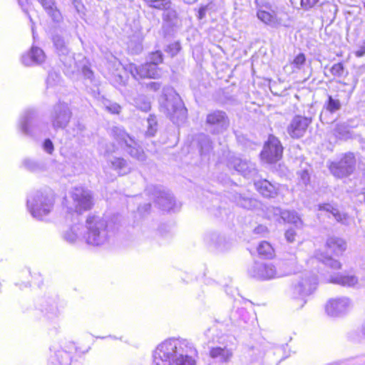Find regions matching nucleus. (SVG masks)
Here are the masks:
<instances>
[{
	"mask_svg": "<svg viewBox=\"0 0 365 365\" xmlns=\"http://www.w3.org/2000/svg\"><path fill=\"white\" fill-rule=\"evenodd\" d=\"M207 240L213 244L217 248H221V245L224 242V238L216 233L211 234L207 237Z\"/></svg>",
	"mask_w": 365,
	"mask_h": 365,
	"instance_id": "obj_49",
	"label": "nucleus"
},
{
	"mask_svg": "<svg viewBox=\"0 0 365 365\" xmlns=\"http://www.w3.org/2000/svg\"><path fill=\"white\" fill-rule=\"evenodd\" d=\"M72 117L70 107L66 103L59 102L53 106L50 113V121L55 130L67 127Z\"/></svg>",
	"mask_w": 365,
	"mask_h": 365,
	"instance_id": "obj_9",
	"label": "nucleus"
},
{
	"mask_svg": "<svg viewBox=\"0 0 365 365\" xmlns=\"http://www.w3.org/2000/svg\"><path fill=\"white\" fill-rule=\"evenodd\" d=\"M133 104L137 108L144 112H148L151 107L149 98L142 94H138L133 98Z\"/></svg>",
	"mask_w": 365,
	"mask_h": 365,
	"instance_id": "obj_33",
	"label": "nucleus"
},
{
	"mask_svg": "<svg viewBox=\"0 0 365 365\" xmlns=\"http://www.w3.org/2000/svg\"><path fill=\"white\" fill-rule=\"evenodd\" d=\"M305 62V56L303 53L298 54L293 61L296 68H299Z\"/></svg>",
	"mask_w": 365,
	"mask_h": 365,
	"instance_id": "obj_54",
	"label": "nucleus"
},
{
	"mask_svg": "<svg viewBox=\"0 0 365 365\" xmlns=\"http://www.w3.org/2000/svg\"><path fill=\"white\" fill-rule=\"evenodd\" d=\"M317 259L319 261L322 262L325 265L332 269H338L341 268V263L339 261L334 259L330 257L324 256L321 255L320 256L317 257Z\"/></svg>",
	"mask_w": 365,
	"mask_h": 365,
	"instance_id": "obj_45",
	"label": "nucleus"
},
{
	"mask_svg": "<svg viewBox=\"0 0 365 365\" xmlns=\"http://www.w3.org/2000/svg\"><path fill=\"white\" fill-rule=\"evenodd\" d=\"M160 109L174 123L183 122L186 118L187 109L178 95L165 98L160 103Z\"/></svg>",
	"mask_w": 365,
	"mask_h": 365,
	"instance_id": "obj_7",
	"label": "nucleus"
},
{
	"mask_svg": "<svg viewBox=\"0 0 365 365\" xmlns=\"http://www.w3.org/2000/svg\"><path fill=\"white\" fill-rule=\"evenodd\" d=\"M110 136L133 158L140 162L146 160V155L134 138L121 126H113L109 130Z\"/></svg>",
	"mask_w": 365,
	"mask_h": 365,
	"instance_id": "obj_3",
	"label": "nucleus"
},
{
	"mask_svg": "<svg viewBox=\"0 0 365 365\" xmlns=\"http://www.w3.org/2000/svg\"><path fill=\"white\" fill-rule=\"evenodd\" d=\"M311 122L309 118L296 115L288 125L287 133L292 138H299L304 135Z\"/></svg>",
	"mask_w": 365,
	"mask_h": 365,
	"instance_id": "obj_18",
	"label": "nucleus"
},
{
	"mask_svg": "<svg viewBox=\"0 0 365 365\" xmlns=\"http://www.w3.org/2000/svg\"><path fill=\"white\" fill-rule=\"evenodd\" d=\"M46 55L43 51L36 46L31 47L30 51L21 56V62L26 66L39 65L44 62Z\"/></svg>",
	"mask_w": 365,
	"mask_h": 365,
	"instance_id": "obj_22",
	"label": "nucleus"
},
{
	"mask_svg": "<svg viewBox=\"0 0 365 365\" xmlns=\"http://www.w3.org/2000/svg\"><path fill=\"white\" fill-rule=\"evenodd\" d=\"M319 0H301L300 4L302 9L308 11L317 4Z\"/></svg>",
	"mask_w": 365,
	"mask_h": 365,
	"instance_id": "obj_52",
	"label": "nucleus"
},
{
	"mask_svg": "<svg viewBox=\"0 0 365 365\" xmlns=\"http://www.w3.org/2000/svg\"><path fill=\"white\" fill-rule=\"evenodd\" d=\"M352 307L351 301L346 297H340L330 299L326 304L325 309L328 315L331 317H340L348 312Z\"/></svg>",
	"mask_w": 365,
	"mask_h": 365,
	"instance_id": "obj_15",
	"label": "nucleus"
},
{
	"mask_svg": "<svg viewBox=\"0 0 365 365\" xmlns=\"http://www.w3.org/2000/svg\"><path fill=\"white\" fill-rule=\"evenodd\" d=\"M128 48V50L133 54L139 53L143 49L142 44L139 41L135 42L133 40L129 41Z\"/></svg>",
	"mask_w": 365,
	"mask_h": 365,
	"instance_id": "obj_51",
	"label": "nucleus"
},
{
	"mask_svg": "<svg viewBox=\"0 0 365 365\" xmlns=\"http://www.w3.org/2000/svg\"><path fill=\"white\" fill-rule=\"evenodd\" d=\"M93 205V195L90 190L83 187H76L71 190L70 200L67 205L69 212H73L78 216L83 212L91 209Z\"/></svg>",
	"mask_w": 365,
	"mask_h": 365,
	"instance_id": "obj_5",
	"label": "nucleus"
},
{
	"mask_svg": "<svg viewBox=\"0 0 365 365\" xmlns=\"http://www.w3.org/2000/svg\"><path fill=\"white\" fill-rule=\"evenodd\" d=\"M163 62V53L157 51L155 52H153L150 54L149 56V63H152L158 67V65Z\"/></svg>",
	"mask_w": 365,
	"mask_h": 365,
	"instance_id": "obj_48",
	"label": "nucleus"
},
{
	"mask_svg": "<svg viewBox=\"0 0 365 365\" xmlns=\"http://www.w3.org/2000/svg\"><path fill=\"white\" fill-rule=\"evenodd\" d=\"M192 143L197 147L202 160H208L212 151V142L210 138L204 133H200L195 136Z\"/></svg>",
	"mask_w": 365,
	"mask_h": 365,
	"instance_id": "obj_20",
	"label": "nucleus"
},
{
	"mask_svg": "<svg viewBox=\"0 0 365 365\" xmlns=\"http://www.w3.org/2000/svg\"><path fill=\"white\" fill-rule=\"evenodd\" d=\"M205 125L210 133L220 134L227 130L230 120L225 112L216 110L207 115Z\"/></svg>",
	"mask_w": 365,
	"mask_h": 365,
	"instance_id": "obj_11",
	"label": "nucleus"
},
{
	"mask_svg": "<svg viewBox=\"0 0 365 365\" xmlns=\"http://www.w3.org/2000/svg\"><path fill=\"white\" fill-rule=\"evenodd\" d=\"M83 74L86 78L88 79H91L93 75V71L86 66L83 67Z\"/></svg>",
	"mask_w": 365,
	"mask_h": 365,
	"instance_id": "obj_60",
	"label": "nucleus"
},
{
	"mask_svg": "<svg viewBox=\"0 0 365 365\" xmlns=\"http://www.w3.org/2000/svg\"><path fill=\"white\" fill-rule=\"evenodd\" d=\"M211 358L218 360L220 362H227L232 356V352L230 349L224 347H212L210 350Z\"/></svg>",
	"mask_w": 365,
	"mask_h": 365,
	"instance_id": "obj_26",
	"label": "nucleus"
},
{
	"mask_svg": "<svg viewBox=\"0 0 365 365\" xmlns=\"http://www.w3.org/2000/svg\"><path fill=\"white\" fill-rule=\"evenodd\" d=\"M282 222L292 223L295 225L296 226H299L302 225V220L297 213L294 211H290L284 210L283 211V216Z\"/></svg>",
	"mask_w": 365,
	"mask_h": 365,
	"instance_id": "obj_36",
	"label": "nucleus"
},
{
	"mask_svg": "<svg viewBox=\"0 0 365 365\" xmlns=\"http://www.w3.org/2000/svg\"><path fill=\"white\" fill-rule=\"evenodd\" d=\"M259 255L264 258H271L274 255V250L271 245L266 242H262L257 247Z\"/></svg>",
	"mask_w": 365,
	"mask_h": 365,
	"instance_id": "obj_39",
	"label": "nucleus"
},
{
	"mask_svg": "<svg viewBox=\"0 0 365 365\" xmlns=\"http://www.w3.org/2000/svg\"><path fill=\"white\" fill-rule=\"evenodd\" d=\"M294 265L295 259L294 257L292 261V267L287 270H282L281 268L277 269V267L270 262H255L248 272L249 274L254 278L269 280L289 275L294 270Z\"/></svg>",
	"mask_w": 365,
	"mask_h": 365,
	"instance_id": "obj_4",
	"label": "nucleus"
},
{
	"mask_svg": "<svg viewBox=\"0 0 365 365\" xmlns=\"http://www.w3.org/2000/svg\"><path fill=\"white\" fill-rule=\"evenodd\" d=\"M102 105L107 111L113 114H118L121 110V107L119 104L111 102L108 99H103Z\"/></svg>",
	"mask_w": 365,
	"mask_h": 365,
	"instance_id": "obj_43",
	"label": "nucleus"
},
{
	"mask_svg": "<svg viewBox=\"0 0 365 365\" xmlns=\"http://www.w3.org/2000/svg\"><path fill=\"white\" fill-rule=\"evenodd\" d=\"M24 166L30 171H38L44 169V165L31 159H25L23 161Z\"/></svg>",
	"mask_w": 365,
	"mask_h": 365,
	"instance_id": "obj_41",
	"label": "nucleus"
},
{
	"mask_svg": "<svg viewBox=\"0 0 365 365\" xmlns=\"http://www.w3.org/2000/svg\"><path fill=\"white\" fill-rule=\"evenodd\" d=\"M322 6L324 12H327L326 15L327 18H332V19H335L338 11L336 5L327 1L323 3Z\"/></svg>",
	"mask_w": 365,
	"mask_h": 365,
	"instance_id": "obj_44",
	"label": "nucleus"
},
{
	"mask_svg": "<svg viewBox=\"0 0 365 365\" xmlns=\"http://www.w3.org/2000/svg\"><path fill=\"white\" fill-rule=\"evenodd\" d=\"M147 88L150 90H152L153 91H158L160 87L161 84L159 82H150L146 85Z\"/></svg>",
	"mask_w": 365,
	"mask_h": 365,
	"instance_id": "obj_58",
	"label": "nucleus"
},
{
	"mask_svg": "<svg viewBox=\"0 0 365 365\" xmlns=\"http://www.w3.org/2000/svg\"><path fill=\"white\" fill-rule=\"evenodd\" d=\"M47 14L52 18L53 21L58 22L61 19L60 11L56 9L53 0H38Z\"/></svg>",
	"mask_w": 365,
	"mask_h": 365,
	"instance_id": "obj_30",
	"label": "nucleus"
},
{
	"mask_svg": "<svg viewBox=\"0 0 365 365\" xmlns=\"http://www.w3.org/2000/svg\"><path fill=\"white\" fill-rule=\"evenodd\" d=\"M324 108L329 112L334 113L339 110L341 108V103L338 98H334L331 96H328V99L324 105Z\"/></svg>",
	"mask_w": 365,
	"mask_h": 365,
	"instance_id": "obj_38",
	"label": "nucleus"
},
{
	"mask_svg": "<svg viewBox=\"0 0 365 365\" xmlns=\"http://www.w3.org/2000/svg\"><path fill=\"white\" fill-rule=\"evenodd\" d=\"M296 236V232L293 229H289L285 232V238L289 242H293Z\"/></svg>",
	"mask_w": 365,
	"mask_h": 365,
	"instance_id": "obj_57",
	"label": "nucleus"
},
{
	"mask_svg": "<svg viewBox=\"0 0 365 365\" xmlns=\"http://www.w3.org/2000/svg\"><path fill=\"white\" fill-rule=\"evenodd\" d=\"M235 201L239 206L247 210L255 207L257 204L256 200L245 196L242 194H236L235 195Z\"/></svg>",
	"mask_w": 365,
	"mask_h": 365,
	"instance_id": "obj_32",
	"label": "nucleus"
},
{
	"mask_svg": "<svg viewBox=\"0 0 365 365\" xmlns=\"http://www.w3.org/2000/svg\"><path fill=\"white\" fill-rule=\"evenodd\" d=\"M194 351L187 340L170 339L157 346L152 365H195V361L190 356Z\"/></svg>",
	"mask_w": 365,
	"mask_h": 365,
	"instance_id": "obj_1",
	"label": "nucleus"
},
{
	"mask_svg": "<svg viewBox=\"0 0 365 365\" xmlns=\"http://www.w3.org/2000/svg\"><path fill=\"white\" fill-rule=\"evenodd\" d=\"M356 160L353 153L344 154L340 159L332 161L329 166L331 173L337 178L351 175L355 169Z\"/></svg>",
	"mask_w": 365,
	"mask_h": 365,
	"instance_id": "obj_8",
	"label": "nucleus"
},
{
	"mask_svg": "<svg viewBox=\"0 0 365 365\" xmlns=\"http://www.w3.org/2000/svg\"><path fill=\"white\" fill-rule=\"evenodd\" d=\"M332 133L336 138L339 140H346L350 138L348 127L344 124H336Z\"/></svg>",
	"mask_w": 365,
	"mask_h": 365,
	"instance_id": "obj_37",
	"label": "nucleus"
},
{
	"mask_svg": "<svg viewBox=\"0 0 365 365\" xmlns=\"http://www.w3.org/2000/svg\"><path fill=\"white\" fill-rule=\"evenodd\" d=\"M332 75L341 77L344 75V67L341 63H334L330 68Z\"/></svg>",
	"mask_w": 365,
	"mask_h": 365,
	"instance_id": "obj_50",
	"label": "nucleus"
},
{
	"mask_svg": "<svg viewBox=\"0 0 365 365\" xmlns=\"http://www.w3.org/2000/svg\"><path fill=\"white\" fill-rule=\"evenodd\" d=\"M257 16L262 22L272 27H277L280 25V22L276 15L267 11L260 10L257 12Z\"/></svg>",
	"mask_w": 365,
	"mask_h": 365,
	"instance_id": "obj_31",
	"label": "nucleus"
},
{
	"mask_svg": "<svg viewBox=\"0 0 365 365\" xmlns=\"http://www.w3.org/2000/svg\"><path fill=\"white\" fill-rule=\"evenodd\" d=\"M149 8L158 9L165 12L173 5L171 0H145Z\"/></svg>",
	"mask_w": 365,
	"mask_h": 365,
	"instance_id": "obj_34",
	"label": "nucleus"
},
{
	"mask_svg": "<svg viewBox=\"0 0 365 365\" xmlns=\"http://www.w3.org/2000/svg\"><path fill=\"white\" fill-rule=\"evenodd\" d=\"M293 257L295 259V265H294V270L289 274L294 272L296 270V268H297V257H295L294 255H291L290 257L287 260H283L281 262H279L278 267H277V269L281 268L282 270H287V269L291 268L292 267V261Z\"/></svg>",
	"mask_w": 365,
	"mask_h": 365,
	"instance_id": "obj_47",
	"label": "nucleus"
},
{
	"mask_svg": "<svg viewBox=\"0 0 365 365\" xmlns=\"http://www.w3.org/2000/svg\"><path fill=\"white\" fill-rule=\"evenodd\" d=\"M180 50V45L179 43H174L172 44H170L168 46V52L170 53L172 56H174L177 55V53Z\"/></svg>",
	"mask_w": 365,
	"mask_h": 365,
	"instance_id": "obj_53",
	"label": "nucleus"
},
{
	"mask_svg": "<svg viewBox=\"0 0 365 365\" xmlns=\"http://www.w3.org/2000/svg\"><path fill=\"white\" fill-rule=\"evenodd\" d=\"M355 55L357 57H361L365 55V41L359 46V49L355 51Z\"/></svg>",
	"mask_w": 365,
	"mask_h": 365,
	"instance_id": "obj_59",
	"label": "nucleus"
},
{
	"mask_svg": "<svg viewBox=\"0 0 365 365\" xmlns=\"http://www.w3.org/2000/svg\"><path fill=\"white\" fill-rule=\"evenodd\" d=\"M123 68L137 80L145 78H158L160 76L159 68L148 62L139 66L134 63H128L123 66Z\"/></svg>",
	"mask_w": 365,
	"mask_h": 365,
	"instance_id": "obj_12",
	"label": "nucleus"
},
{
	"mask_svg": "<svg viewBox=\"0 0 365 365\" xmlns=\"http://www.w3.org/2000/svg\"><path fill=\"white\" fill-rule=\"evenodd\" d=\"M282 153L283 148L279 140L270 135L261 152V158L267 163H272L278 161L282 158Z\"/></svg>",
	"mask_w": 365,
	"mask_h": 365,
	"instance_id": "obj_13",
	"label": "nucleus"
},
{
	"mask_svg": "<svg viewBox=\"0 0 365 365\" xmlns=\"http://www.w3.org/2000/svg\"><path fill=\"white\" fill-rule=\"evenodd\" d=\"M150 203H147V204H145L143 206H140L138 207V210L140 212H148L150 209Z\"/></svg>",
	"mask_w": 365,
	"mask_h": 365,
	"instance_id": "obj_62",
	"label": "nucleus"
},
{
	"mask_svg": "<svg viewBox=\"0 0 365 365\" xmlns=\"http://www.w3.org/2000/svg\"><path fill=\"white\" fill-rule=\"evenodd\" d=\"M359 332H360L361 335L364 338H365V319L364 320V322H362V324L360 327Z\"/></svg>",
	"mask_w": 365,
	"mask_h": 365,
	"instance_id": "obj_64",
	"label": "nucleus"
},
{
	"mask_svg": "<svg viewBox=\"0 0 365 365\" xmlns=\"http://www.w3.org/2000/svg\"><path fill=\"white\" fill-rule=\"evenodd\" d=\"M85 242L93 246H100L108 241L110 232L107 221L97 215H89L86 222Z\"/></svg>",
	"mask_w": 365,
	"mask_h": 365,
	"instance_id": "obj_2",
	"label": "nucleus"
},
{
	"mask_svg": "<svg viewBox=\"0 0 365 365\" xmlns=\"http://www.w3.org/2000/svg\"><path fill=\"white\" fill-rule=\"evenodd\" d=\"M71 358L69 353L63 350L58 351L52 360L53 365H71Z\"/></svg>",
	"mask_w": 365,
	"mask_h": 365,
	"instance_id": "obj_35",
	"label": "nucleus"
},
{
	"mask_svg": "<svg viewBox=\"0 0 365 365\" xmlns=\"http://www.w3.org/2000/svg\"><path fill=\"white\" fill-rule=\"evenodd\" d=\"M162 20V28L168 34L173 31L178 26L180 21L179 14L174 5L165 12H163Z\"/></svg>",
	"mask_w": 365,
	"mask_h": 365,
	"instance_id": "obj_19",
	"label": "nucleus"
},
{
	"mask_svg": "<svg viewBox=\"0 0 365 365\" xmlns=\"http://www.w3.org/2000/svg\"><path fill=\"white\" fill-rule=\"evenodd\" d=\"M283 211L284 210L279 207H270L267 208V215L269 218L282 222Z\"/></svg>",
	"mask_w": 365,
	"mask_h": 365,
	"instance_id": "obj_42",
	"label": "nucleus"
},
{
	"mask_svg": "<svg viewBox=\"0 0 365 365\" xmlns=\"http://www.w3.org/2000/svg\"><path fill=\"white\" fill-rule=\"evenodd\" d=\"M85 130V126L79 121H77L74 124V127L73 128V135H78L81 134V133Z\"/></svg>",
	"mask_w": 365,
	"mask_h": 365,
	"instance_id": "obj_55",
	"label": "nucleus"
},
{
	"mask_svg": "<svg viewBox=\"0 0 365 365\" xmlns=\"http://www.w3.org/2000/svg\"><path fill=\"white\" fill-rule=\"evenodd\" d=\"M60 80L61 77L58 73L56 71H51L49 72L46 80L47 86L53 87L60 83Z\"/></svg>",
	"mask_w": 365,
	"mask_h": 365,
	"instance_id": "obj_46",
	"label": "nucleus"
},
{
	"mask_svg": "<svg viewBox=\"0 0 365 365\" xmlns=\"http://www.w3.org/2000/svg\"><path fill=\"white\" fill-rule=\"evenodd\" d=\"M41 123L38 118L34 110L25 111L20 120V128L21 132L26 135L34 136L40 132Z\"/></svg>",
	"mask_w": 365,
	"mask_h": 365,
	"instance_id": "obj_14",
	"label": "nucleus"
},
{
	"mask_svg": "<svg viewBox=\"0 0 365 365\" xmlns=\"http://www.w3.org/2000/svg\"><path fill=\"white\" fill-rule=\"evenodd\" d=\"M52 41L61 61L66 66L71 67L74 63V58L63 37L55 34L52 37Z\"/></svg>",
	"mask_w": 365,
	"mask_h": 365,
	"instance_id": "obj_16",
	"label": "nucleus"
},
{
	"mask_svg": "<svg viewBox=\"0 0 365 365\" xmlns=\"http://www.w3.org/2000/svg\"><path fill=\"white\" fill-rule=\"evenodd\" d=\"M43 149L46 152L49 154H51L53 150V145L52 141L50 139L45 140L43 144Z\"/></svg>",
	"mask_w": 365,
	"mask_h": 365,
	"instance_id": "obj_56",
	"label": "nucleus"
},
{
	"mask_svg": "<svg viewBox=\"0 0 365 365\" xmlns=\"http://www.w3.org/2000/svg\"><path fill=\"white\" fill-rule=\"evenodd\" d=\"M229 165L247 178L256 176L258 173L255 163L246 159L235 157L230 160Z\"/></svg>",
	"mask_w": 365,
	"mask_h": 365,
	"instance_id": "obj_17",
	"label": "nucleus"
},
{
	"mask_svg": "<svg viewBox=\"0 0 365 365\" xmlns=\"http://www.w3.org/2000/svg\"><path fill=\"white\" fill-rule=\"evenodd\" d=\"M317 277L309 272L304 273L292 287L294 297H304L311 294L317 288Z\"/></svg>",
	"mask_w": 365,
	"mask_h": 365,
	"instance_id": "obj_10",
	"label": "nucleus"
},
{
	"mask_svg": "<svg viewBox=\"0 0 365 365\" xmlns=\"http://www.w3.org/2000/svg\"><path fill=\"white\" fill-rule=\"evenodd\" d=\"M330 282L344 287H352L358 283V279L354 275L337 274L331 277Z\"/></svg>",
	"mask_w": 365,
	"mask_h": 365,
	"instance_id": "obj_28",
	"label": "nucleus"
},
{
	"mask_svg": "<svg viewBox=\"0 0 365 365\" xmlns=\"http://www.w3.org/2000/svg\"><path fill=\"white\" fill-rule=\"evenodd\" d=\"M108 163L120 175H124L130 172V167L123 158L112 157L108 160Z\"/></svg>",
	"mask_w": 365,
	"mask_h": 365,
	"instance_id": "obj_25",
	"label": "nucleus"
},
{
	"mask_svg": "<svg viewBox=\"0 0 365 365\" xmlns=\"http://www.w3.org/2000/svg\"><path fill=\"white\" fill-rule=\"evenodd\" d=\"M154 195L155 202L160 209L167 212L176 210L175 200L168 191L158 189L155 190Z\"/></svg>",
	"mask_w": 365,
	"mask_h": 365,
	"instance_id": "obj_21",
	"label": "nucleus"
},
{
	"mask_svg": "<svg viewBox=\"0 0 365 365\" xmlns=\"http://www.w3.org/2000/svg\"><path fill=\"white\" fill-rule=\"evenodd\" d=\"M53 202L51 195L36 191L27 200V207L34 218L41 220L51 212Z\"/></svg>",
	"mask_w": 365,
	"mask_h": 365,
	"instance_id": "obj_6",
	"label": "nucleus"
},
{
	"mask_svg": "<svg viewBox=\"0 0 365 365\" xmlns=\"http://www.w3.org/2000/svg\"><path fill=\"white\" fill-rule=\"evenodd\" d=\"M115 81L119 84H125L126 81V78L123 76L120 73H117L115 75Z\"/></svg>",
	"mask_w": 365,
	"mask_h": 365,
	"instance_id": "obj_61",
	"label": "nucleus"
},
{
	"mask_svg": "<svg viewBox=\"0 0 365 365\" xmlns=\"http://www.w3.org/2000/svg\"><path fill=\"white\" fill-rule=\"evenodd\" d=\"M319 210L325 211L326 212L331 215L334 219L342 224L346 223L348 216L344 212H341L337 208L333 207L330 204H323L319 206Z\"/></svg>",
	"mask_w": 365,
	"mask_h": 365,
	"instance_id": "obj_27",
	"label": "nucleus"
},
{
	"mask_svg": "<svg viewBox=\"0 0 365 365\" xmlns=\"http://www.w3.org/2000/svg\"><path fill=\"white\" fill-rule=\"evenodd\" d=\"M206 9H207L206 6L201 7L199 9V11H198V17H199V19H202V18H204V16L205 15Z\"/></svg>",
	"mask_w": 365,
	"mask_h": 365,
	"instance_id": "obj_63",
	"label": "nucleus"
},
{
	"mask_svg": "<svg viewBox=\"0 0 365 365\" xmlns=\"http://www.w3.org/2000/svg\"><path fill=\"white\" fill-rule=\"evenodd\" d=\"M326 245L327 248L336 255H340L346 250V242L344 240L335 237H329Z\"/></svg>",
	"mask_w": 365,
	"mask_h": 365,
	"instance_id": "obj_29",
	"label": "nucleus"
},
{
	"mask_svg": "<svg viewBox=\"0 0 365 365\" xmlns=\"http://www.w3.org/2000/svg\"><path fill=\"white\" fill-rule=\"evenodd\" d=\"M254 185L255 189L264 197L274 198L278 194V188L276 185L265 179L255 181Z\"/></svg>",
	"mask_w": 365,
	"mask_h": 365,
	"instance_id": "obj_23",
	"label": "nucleus"
},
{
	"mask_svg": "<svg viewBox=\"0 0 365 365\" xmlns=\"http://www.w3.org/2000/svg\"><path fill=\"white\" fill-rule=\"evenodd\" d=\"M147 130L145 132L146 136L153 137L155 135L157 129L158 123L155 116L150 115L147 119Z\"/></svg>",
	"mask_w": 365,
	"mask_h": 365,
	"instance_id": "obj_40",
	"label": "nucleus"
},
{
	"mask_svg": "<svg viewBox=\"0 0 365 365\" xmlns=\"http://www.w3.org/2000/svg\"><path fill=\"white\" fill-rule=\"evenodd\" d=\"M84 232L85 227L83 225L75 224L64 232L63 239L69 243H74L80 240H84Z\"/></svg>",
	"mask_w": 365,
	"mask_h": 365,
	"instance_id": "obj_24",
	"label": "nucleus"
}]
</instances>
